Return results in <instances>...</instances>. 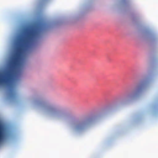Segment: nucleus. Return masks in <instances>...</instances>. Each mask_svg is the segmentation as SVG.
<instances>
[{
	"mask_svg": "<svg viewBox=\"0 0 158 158\" xmlns=\"http://www.w3.org/2000/svg\"><path fill=\"white\" fill-rule=\"evenodd\" d=\"M144 86V84H141L138 87L136 93V94L141 92Z\"/></svg>",
	"mask_w": 158,
	"mask_h": 158,
	"instance_id": "4",
	"label": "nucleus"
},
{
	"mask_svg": "<svg viewBox=\"0 0 158 158\" xmlns=\"http://www.w3.org/2000/svg\"><path fill=\"white\" fill-rule=\"evenodd\" d=\"M1 134H2L1 131L0 130V140H1V136H1Z\"/></svg>",
	"mask_w": 158,
	"mask_h": 158,
	"instance_id": "5",
	"label": "nucleus"
},
{
	"mask_svg": "<svg viewBox=\"0 0 158 158\" xmlns=\"http://www.w3.org/2000/svg\"><path fill=\"white\" fill-rule=\"evenodd\" d=\"M43 107H45L46 109L52 113H55L56 111V109L54 106H45L44 104H41Z\"/></svg>",
	"mask_w": 158,
	"mask_h": 158,
	"instance_id": "3",
	"label": "nucleus"
},
{
	"mask_svg": "<svg viewBox=\"0 0 158 158\" xmlns=\"http://www.w3.org/2000/svg\"><path fill=\"white\" fill-rule=\"evenodd\" d=\"M87 124V122L85 121H80L77 122L75 127L76 130L78 131L84 130Z\"/></svg>",
	"mask_w": 158,
	"mask_h": 158,
	"instance_id": "2",
	"label": "nucleus"
},
{
	"mask_svg": "<svg viewBox=\"0 0 158 158\" xmlns=\"http://www.w3.org/2000/svg\"><path fill=\"white\" fill-rule=\"evenodd\" d=\"M47 26L45 23H37L31 29L27 30L24 35H20L18 38L15 52L10 63L7 70L0 76V83H4L7 85L10 98H14L16 96L13 84L14 77L17 69L20 66L22 55L40 37Z\"/></svg>",
	"mask_w": 158,
	"mask_h": 158,
	"instance_id": "1",
	"label": "nucleus"
}]
</instances>
